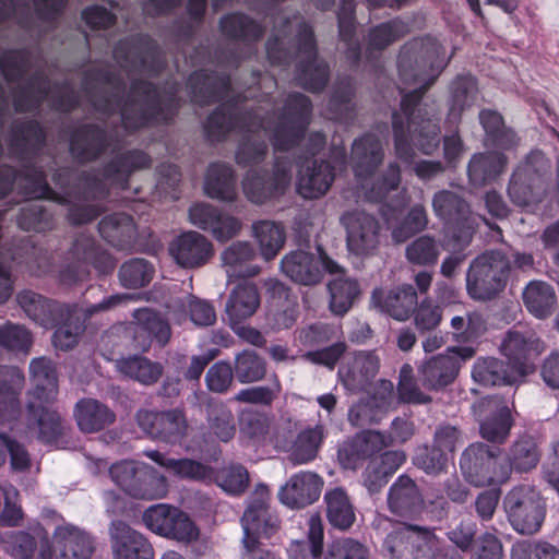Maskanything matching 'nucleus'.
<instances>
[{
	"mask_svg": "<svg viewBox=\"0 0 559 559\" xmlns=\"http://www.w3.org/2000/svg\"><path fill=\"white\" fill-rule=\"evenodd\" d=\"M157 432L155 439L165 442H177L181 440L187 432V420L182 412L171 409L159 413V420L157 421Z\"/></svg>",
	"mask_w": 559,
	"mask_h": 559,
	"instance_id": "nucleus-61",
	"label": "nucleus"
},
{
	"mask_svg": "<svg viewBox=\"0 0 559 559\" xmlns=\"http://www.w3.org/2000/svg\"><path fill=\"white\" fill-rule=\"evenodd\" d=\"M501 350L510 361L516 367H522L523 361L533 355L543 350L542 343L532 333H522L520 331H509L501 343Z\"/></svg>",
	"mask_w": 559,
	"mask_h": 559,
	"instance_id": "nucleus-49",
	"label": "nucleus"
},
{
	"mask_svg": "<svg viewBox=\"0 0 559 559\" xmlns=\"http://www.w3.org/2000/svg\"><path fill=\"white\" fill-rule=\"evenodd\" d=\"M507 163V157L498 152L474 154L467 167L471 183L481 187L496 180L504 171Z\"/></svg>",
	"mask_w": 559,
	"mask_h": 559,
	"instance_id": "nucleus-42",
	"label": "nucleus"
},
{
	"mask_svg": "<svg viewBox=\"0 0 559 559\" xmlns=\"http://www.w3.org/2000/svg\"><path fill=\"white\" fill-rule=\"evenodd\" d=\"M150 164V157L140 151L118 155L102 171L83 174L76 187L78 193L84 198L100 199L112 187L126 189L130 175L134 170L148 167Z\"/></svg>",
	"mask_w": 559,
	"mask_h": 559,
	"instance_id": "nucleus-7",
	"label": "nucleus"
},
{
	"mask_svg": "<svg viewBox=\"0 0 559 559\" xmlns=\"http://www.w3.org/2000/svg\"><path fill=\"white\" fill-rule=\"evenodd\" d=\"M252 234L259 243L261 255L266 261L276 257L285 242L284 228L271 221L254 223Z\"/></svg>",
	"mask_w": 559,
	"mask_h": 559,
	"instance_id": "nucleus-56",
	"label": "nucleus"
},
{
	"mask_svg": "<svg viewBox=\"0 0 559 559\" xmlns=\"http://www.w3.org/2000/svg\"><path fill=\"white\" fill-rule=\"evenodd\" d=\"M46 402L27 403V426L38 429V438L45 443H51L63 433L64 427L60 415L45 406Z\"/></svg>",
	"mask_w": 559,
	"mask_h": 559,
	"instance_id": "nucleus-37",
	"label": "nucleus"
},
{
	"mask_svg": "<svg viewBox=\"0 0 559 559\" xmlns=\"http://www.w3.org/2000/svg\"><path fill=\"white\" fill-rule=\"evenodd\" d=\"M472 377L481 385L495 386L513 383L516 379V371L510 370L506 362L489 357L480 358L475 362Z\"/></svg>",
	"mask_w": 559,
	"mask_h": 559,
	"instance_id": "nucleus-51",
	"label": "nucleus"
},
{
	"mask_svg": "<svg viewBox=\"0 0 559 559\" xmlns=\"http://www.w3.org/2000/svg\"><path fill=\"white\" fill-rule=\"evenodd\" d=\"M260 306L258 288L252 283H241L229 294L225 311L231 324H239L253 316Z\"/></svg>",
	"mask_w": 559,
	"mask_h": 559,
	"instance_id": "nucleus-38",
	"label": "nucleus"
},
{
	"mask_svg": "<svg viewBox=\"0 0 559 559\" xmlns=\"http://www.w3.org/2000/svg\"><path fill=\"white\" fill-rule=\"evenodd\" d=\"M441 47L432 40L413 43L399 56V73L405 85L415 86L405 93L401 112H394L392 124L396 156L405 163L414 158L413 143L424 154H431L440 143V110L435 104H417L442 70Z\"/></svg>",
	"mask_w": 559,
	"mask_h": 559,
	"instance_id": "nucleus-2",
	"label": "nucleus"
},
{
	"mask_svg": "<svg viewBox=\"0 0 559 559\" xmlns=\"http://www.w3.org/2000/svg\"><path fill=\"white\" fill-rule=\"evenodd\" d=\"M480 437L493 444H503L510 437L514 418L510 407L498 396L478 400L472 405Z\"/></svg>",
	"mask_w": 559,
	"mask_h": 559,
	"instance_id": "nucleus-13",
	"label": "nucleus"
},
{
	"mask_svg": "<svg viewBox=\"0 0 559 559\" xmlns=\"http://www.w3.org/2000/svg\"><path fill=\"white\" fill-rule=\"evenodd\" d=\"M452 334L457 342H469L487 331V320L481 312L471 311L451 319Z\"/></svg>",
	"mask_w": 559,
	"mask_h": 559,
	"instance_id": "nucleus-58",
	"label": "nucleus"
},
{
	"mask_svg": "<svg viewBox=\"0 0 559 559\" xmlns=\"http://www.w3.org/2000/svg\"><path fill=\"white\" fill-rule=\"evenodd\" d=\"M204 190L212 199L227 203L236 201L237 190L233 168L224 163L210 165L205 176Z\"/></svg>",
	"mask_w": 559,
	"mask_h": 559,
	"instance_id": "nucleus-41",
	"label": "nucleus"
},
{
	"mask_svg": "<svg viewBox=\"0 0 559 559\" xmlns=\"http://www.w3.org/2000/svg\"><path fill=\"white\" fill-rule=\"evenodd\" d=\"M542 457V450L537 440L531 435H520L509 447L507 464L509 465V477L512 472L528 473L537 467Z\"/></svg>",
	"mask_w": 559,
	"mask_h": 559,
	"instance_id": "nucleus-36",
	"label": "nucleus"
},
{
	"mask_svg": "<svg viewBox=\"0 0 559 559\" xmlns=\"http://www.w3.org/2000/svg\"><path fill=\"white\" fill-rule=\"evenodd\" d=\"M504 508L512 527L526 535L537 533L545 520V502L531 486L511 489L504 498Z\"/></svg>",
	"mask_w": 559,
	"mask_h": 559,
	"instance_id": "nucleus-11",
	"label": "nucleus"
},
{
	"mask_svg": "<svg viewBox=\"0 0 559 559\" xmlns=\"http://www.w3.org/2000/svg\"><path fill=\"white\" fill-rule=\"evenodd\" d=\"M108 535L112 559H153L154 549L147 538L121 520L109 523Z\"/></svg>",
	"mask_w": 559,
	"mask_h": 559,
	"instance_id": "nucleus-23",
	"label": "nucleus"
},
{
	"mask_svg": "<svg viewBox=\"0 0 559 559\" xmlns=\"http://www.w3.org/2000/svg\"><path fill=\"white\" fill-rule=\"evenodd\" d=\"M329 523L340 531L350 528L356 520L355 507L345 489L335 487L324 495Z\"/></svg>",
	"mask_w": 559,
	"mask_h": 559,
	"instance_id": "nucleus-43",
	"label": "nucleus"
},
{
	"mask_svg": "<svg viewBox=\"0 0 559 559\" xmlns=\"http://www.w3.org/2000/svg\"><path fill=\"white\" fill-rule=\"evenodd\" d=\"M460 466L465 478L477 487L509 480V465L502 450L483 442H474L463 451Z\"/></svg>",
	"mask_w": 559,
	"mask_h": 559,
	"instance_id": "nucleus-9",
	"label": "nucleus"
},
{
	"mask_svg": "<svg viewBox=\"0 0 559 559\" xmlns=\"http://www.w3.org/2000/svg\"><path fill=\"white\" fill-rule=\"evenodd\" d=\"M118 371L144 385H151L158 381L163 374V366L143 356H130L116 361Z\"/></svg>",
	"mask_w": 559,
	"mask_h": 559,
	"instance_id": "nucleus-50",
	"label": "nucleus"
},
{
	"mask_svg": "<svg viewBox=\"0 0 559 559\" xmlns=\"http://www.w3.org/2000/svg\"><path fill=\"white\" fill-rule=\"evenodd\" d=\"M522 299L528 312L538 319L549 317L557 305L554 287L544 281L530 282L523 289Z\"/></svg>",
	"mask_w": 559,
	"mask_h": 559,
	"instance_id": "nucleus-47",
	"label": "nucleus"
},
{
	"mask_svg": "<svg viewBox=\"0 0 559 559\" xmlns=\"http://www.w3.org/2000/svg\"><path fill=\"white\" fill-rule=\"evenodd\" d=\"M169 252L178 265L194 269L204 265L213 257L214 247L204 235L190 230L173 240Z\"/></svg>",
	"mask_w": 559,
	"mask_h": 559,
	"instance_id": "nucleus-26",
	"label": "nucleus"
},
{
	"mask_svg": "<svg viewBox=\"0 0 559 559\" xmlns=\"http://www.w3.org/2000/svg\"><path fill=\"white\" fill-rule=\"evenodd\" d=\"M380 362L374 350L355 352L340 369L343 384L353 392L366 390L378 374Z\"/></svg>",
	"mask_w": 559,
	"mask_h": 559,
	"instance_id": "nucleus-27",
	"label": "nucleus"
},
{
	"mask_svg": "<svg viewBox=\"0 0 559 559\" xmlns=\"http://www.w3.org/2000/svg\"><path fill=\"white\" fill-rule=\"evenodd\" d=\"M342 273L343 269L341 267V271L335 273L337 277L329 283L330 308L333 313L338 316L345 314L353 307L360 293L358 283L343 276Z\"/></svg>",
	"mask_w": 559,
	"mask_h": 559,
	"instance_id": "nucleus-53",
	"label": "nucleus"
},
{
	"mask_svg": "<svg viewBox=\"0 0 559 559\" xmlns=\"http://www.w3.org/2000/svg\"><path fill=\"white\" fill-rule=\"evenodd\" d=\"M118 133H108L104 129L86 124L79 128L72 135L70 152L81 163L100 157L107 150L117 147Z\"/></svg>",
	"mask_w": 559,
	"mask_h": 559,
	"instance_id": "nucleus-24",
	"label": "nucleus"
},
{
	"mask_svg": "<svg viewBox=\"0 0 559 559\" xmlns=\"http://www.w3.org/2000/svg\"><path fill=\"white\" fill-rule=\"evenodd\" d=\"M308 540L293 542L288 549L289 559H320L323 549V524L319 515L308 521Z\"/></svg>",
	"mask_w": 559,
	"mask_h": 559,
	"instance_id": "nucleus-55",
	"label": "nucleus"
},
{
	"mask_svg": "<svg viewBox=\"0 0 559 559\" xmlns=\"http://www.w3.org/2000/svg\"><path fill=\"white\" fill-rule=\"evenodd\" d=\"M189 87L192 99L200 105L226 97L230 92L226 75H212L205 71L194 72L189 78Z\"/></svg>",
	"mask_w": 559,
	"mask_h": 559,
	"instance_id": "nucleus-39",
	"label": "nucleus"
},
{
	"mask_svg": "<svg viewBox=\"0 0 559 559\" xmlns=\"http://www.w3.org/2000/svg\"><path fill=\"white\" fill-rule=\"evenodd\" d=\"M206 424L209 432L223 442H228L235 437L236 423L234 414L223 402H207Z\"/></svg>",
	"mask_w": 559,
	"mask_h": 559,
	"instance_id": "nucleus-52",
	"label": "nucleus"
},
{
	"mask_svg": "<svg viewBox=\"0 0 559 559\" xmlns=\"http://www.w3.org/2000/svg\"><path fill=\"white\" fill-rule=\"evenodd\" d=\"M419 525L402 523L388 534L383 540V550L392 559H403L409 550L413 538L412 533H417Z\"/></svg>",
	"mask_w": 559,
	"mask_h": 559,
	"instance_id": "nucleus-64",
	"label": "nucleus"
},
{
	"mask_svg": "<svg viewBox=\"0 0 559 559\" xmlns=\"http://www.w3.org/2000/svg\"><path fill=\"white\" fill-rule=\"evenodd\" d=\"M391 442V437L380 431H361L340 447L338 462L343 468L357 469L376 453L389 447Z\"/></svg>",
	"mask_w": 559,
	"mask_h": 559,
	"instance_id": "nucleus-22",
	"label": "nucleus"
},
{
	"mask_svg": "<svg viewBox=\"0 0 559 559\" xmlns=\"http://www.w3.org/2000/svg\"><path fill=\"white\" fill-rule=\"evenodd\" d=\"M383 158V146L376 135L368 133L353 143L350 160L354 173L361 181V189L370 201H381L389 191L397 189L401 181L399 166L390 164L382 181L368 188L366 181L374 174Z\"/></svg>",
	"mask_w": 559,
	"mask_h": 559,
	"instance_id": "nucleus-5",
	"label": "nucleus"
},
{
	"mask_svg": "<svg viewBox=\"0 0 559 559\" xmlns=\"http://www.w3.org/2000/svg\"><path fill=\"white\" fill-rule=\"evenodd\" d=\"M189 221L198 228L210 233L218 242H227L242 230L240 218L209 203L193 204L189 209Z\"/></svg>",
	"mask_w": 559,
	"mask_h": 559,
	"instance_id": "nucleus-21",
	"label": "nucleus"
},
{
	"mask_svg": "<svg viewBox=\"0 0 559 559\" xmlns=\"http://www.w3.org/2000/svg\"><path fill=\"white\" fill-rule=\"evenodd\" d=\"M290 180V164L278 159L271 175L266 171L249 170L242 180V191L250 202L263 204L283 195Z\"/></svg>",
	"mask_w": 559,
	"mask_h": 559,
	"instance_id": "nucleus-16",
	"label": "nucleus"
},
{
	"mask_svg": "<svg viewBox=\"0 0 559 559\" xmlns=\"http://www.w3.org/2000/svg\"><path fill=\"white\" fill-rule=\"evenodd\" d=\"M29 371L35 385L31 394L32 401L50 403L55 400L58 385L52 361L45 357L34 358L31 361Z\"/></svg>",
	"mask_w": 559,
	"mask_h": 559,
	"instance_id": "nucleus-46",
	"label": "nucleus"
},
{
	"mask_svg": "<svg viewBox=\"0 0 559 559\" xmlns=\"http://www.w3.org/2000/svg\"><path fill=\"white\" fill-rule=\"evenodd\" d=\"M323 438L324 427L322 425L301 431L289 449V461L297 465L314 460Z\"/></svg>",
	"mask_w": 559,
	"mask_h": 559,
	"instance_id": "nucleus-54",
	"label": "nucleus"
},
{
	"mask_svg": "<svg viewBox=\"0 0 559 559\" xmlns=\"http://www.w3.org/2000/svg\"><path fill=\"white\" fill-rule=\"evenodd\" d=\"M153 277V267L144 259H131L119 270V280L127 288H140L147 285Z\"/></svg>",
	"mask_w": 559,
	"mask_h": 559,
	"instance_id": "nucleus-62",
	"label": "nucleus"
},
{
	"mask_svg": "<svg viewBox=\"0 0 559 559\" xmlns=\"http://www.w3.org/2000/svg\"><path fill=\"white\" fill-rule=\"evenodd\" d=\"M133 299V295L130 294H117L111 295L98 304L88 307L70 306V312L64 313L63 319L59 328L53 333V344L56 347L68 350L73 348L80 336L85 330L83 321L80 320L79 314H84L90 318L96 313L111 310L129 300Z\"/></svg>",
	"mask_w": 559,
	"mask_h": 559,
	"instance_id": "nucleus-15",
	"label": "nucleus"
},
{
	"mask_svg": "<svg viewBox=\"0 0 559 559\" xmlns=\"http://www.w3.org/2000/svg\"><path fill=\"white\" fill-rule=\"evenodd\" d=\"M74 416L81 431L97 432L111 425L116 415L97 400L84 399L78 402Z\"/></svg>",
	"mask_w": 559,
	"mask_h": 559,
	"instance_id": "nucleus-44",
	"label": "nucleus"
},
{
	"mask_svg": "<svg viewBox=\"0 0 559 559\" xmlns=\"http://www.w3.org/2000/svg\"><path fill=\"white\" fill-rule=\"evenodd\" d=\"M219 25L225 36L241 41L248 47L246 57L252 52L251 44L259 40L263 34L262 27L245 14H228L221 20Z\"/></svg>",
	"mask_w": 559,
	"mask_h": 559,
	"instance_id": "nucleus-48",
	"label": "nucleus"
},
{
	"mask_svg": "<svg viewBox=\"0 0 559 559\" xmlns=\"http://www.w3.org/2000/svg\"><path fill=\"white\" fill-rule=\"evenodd\" d=\"M52 536L59 547L58 559H92L96 550L92 533L72 523L58 525Z\"/></svg>",
	"mask_w": 559,
	"mask_h": 559,
	"instance_id": "nucleus-28",
	"label": "nucleus"
},
{
	"mask_svg": "<svg viewBox=\"0 0 559 559\" xmlns=\"http://www.w3.org/2000/svg\"><path fill=\"white\" fill-rule=\"evenodd\" d=\"M109 475L117 486L134 499H162L168 492L167 478L144 462L119 461L109 467Z\"/></svg>",
	"mask_w": 559,
	"mask_h": 559,
	"instance_id": "nucleus-8",
	"label": "nucleus"
},
{
	"mask_svg": "<svg viewBox=\"0 0 559 559\" xmlns=\"http://www.w3.org/2000/svg\"><path fill=\"white\" fill-rule=\"evenodd\" d=\"M311 111L310 99L300 93L288 95L282 111L272 120H262L258 112L252 118L247 108L224 104L207 118L205 131L211 140L217 141L230 131H246L248 134L236 151V162L247 167L261 163L267 154L265 141L257 134L260 128L272 134L275 150L287 151L300 141Z\"/></svg>",
	"mask_w": 559,
	"mask_h": 559,
	"instance_id": "nucleus-3",
	"label": "nucleus"
},
{
	"mask_svg": "<svg viewBox=\"0 0 559 559\" xmlns=\"http://www.w3.org/2000/svg\"><path fill=\"white\" fill-rule=\"evenodd\" d=\"M549 169V162L542 152H532L513 173L508 194L520 207H527L539 202L545 193L544 177Z\"/></svg>",
	"mask_w": 559,
	"mask_h": 559,
	"instance_id": "nucleus-10",
	"label": "nucleus"
},
{
	"mask_svg": "<svg viewBox=\"0 0 559 559\" xmlns=\"http://www.w3.org/2000/svg\"><path fill=\"white\" fill-rule=\"evenodd\" d=\"M46 98L51 107L63 111L72 109L79 103L72 87L62 85L51 88L44 75L36 73L34 78L19 84V91L14 93V106L17 111L31 110Z\"/></svg>",
	"mask_w": 559,
	"mask_h": 559,
	"instance_id": "nucleus-12",
	"label": "nucleus"
},
{
	"mask_svg": "<svg viewBox=\"0 0 559 559\" xmlns=\"http://www.w3.org/2000/svg\"><path fill=\"white\" fill-rule=\"evenodd\" d=\"M102 237L119 249H129L136 237L135 225L131 216L114 213L105 216L98 225Z\"/></svg>",
	"mask_w": 559,
	"mask_h": 559,
	"instance_id": "nucleus-40",
	"label": "nucleus"
},
{
	"mask_svg": "<svg viewBox=\"0 0 559 559\" xmlns=\"http://www.w3.org/2000/svg\"><path fill=\"white\" fill-rule=\"evenodd\" d=\"M335 179L330 163L312 160L298 170L297 191L305 199H319L326 194Z\"/></svg>",
	"mask_w": 559,
	"mask_h": 559,
	"instance_id": "nucleus-31",
	"label": "nucleus"
},
{
	"mask_svg": "<svg viewBox=\"0 0 559 559\" xmlns=\"http://www.w3.org/2000/svg\"><path fill=\"white\" fill-rule=\"evenodd\" d=\"M338 12V29L342 41L346 45V56L352 62H357L360 57V46L355 39L354 0H341Z\"/></svg>",
	"mask_w": 559,
	"mask_h": 559,
	"instance_id": "nucleus-57",
	"label": "nucleus"
},
{
	"mask_svg": "<svg viewBox=\"0 0 559 559\" xmlns=\"http://www.w3.org/2000/svg\"><path fill=\"white\" fill-rule=\"evenodd\" d=\"M255 257V250L248 241H235L221 253L222 266L229 280L253 277L260 273L258 265L249 264Z\"/></svg>",
	"mask_w": 559,
	"mask_h": 559,
	"instance_id": "nucleus-35",
	"label": "nucleus"
},
{
	"mask_svg": "<svg viewBox=\"0 0 559 559\" xmlns=\"http://www.w3.org/2000/svg\"><path fill=\"white\" fill-rule=\"evenodd\" d=\"M16 299L25 314L44 328H52L59 324L64 313L70 312L69 305L51 301L32 290L21 292Z\"/></svg>",
	"mask_w": 559,
	"mask_h": 559,
	"instance_id": "nucleus-30",
	"label": "nucleus"
},
{
	"mask_svg": "<svg viewBox=\"0 0 559 559\" xmlns=\"http://www.w3.org/2000/svg\"><path fill=\"white\" fill-rule=\"evenodd\" d=\"M286 45L296 55L300 85L311 92L321 91L326 85L329 70L325 62L317 59L312 31L299 15L288 17L280 13L266 41V55L272 64H285L293 58Z\"/></svg>",
	"mask_w": 559,
	"mask_h": 559,
	"instance_id": "nucleus-4",
	"label": "nucleus"
},
{
	"mask_svg": "<svg viewBox=\"0 0 559 559\" xmlns=\"http://www.w3.org/2000/svg\"><path fill=\"white\" fill-rule=\"evenodd\" d=\"M510 260L499 250H489L472 260L466 275V293L475 301H489L502 293L510 275Z\"/></svg>",
	"mask_w": 559,
	"mask_h": 559,
	"instance_id": "nucleus-6",
	"label": "nucleus"
},
{
	"mask_svg": "<svg viewBox=\"0 0 559 559\" xmlns=\"http://www.w3.org/2000/svg\"><path fill=\"white\" fill-rule=\"evenodd\" d=\"M133 337L139 348L147 349L153 340L160 345L168 343L170 338V326L155 311L143 308L134 310Z\"/></svg>",
	"mask_w": 559,
	"mask_h": 559,
	"instance_id": "nucleus-33",
	"label": "nucleus"
},
{
	"mask_svg": "<svg viewBox=\"0 0 559 559\" xmlns=\"http://www.w3.org/2000/svg\"><path fill=\"white\" fill-rule=\"evenodd\" d=\"M114 58L131 81L130 92L121 104L124 83L109 71L91 69L83 81V92L93 107L105 115L119 112L126 130H136L150 121H167L177 108L176 90L160 93L145 76L157 74L164 60L155 43L144 35L120 41Z\"/></svg>",
	"mask_w": 559,
	"mask_h": 559,
	"instance_id": "nucleus-1",
	"label": "nucleus"
},
{
	"mask_svg": "<svg viewBox=\"0 0 559 559\" xmlns=\"http://www.w3.org/2000/svg\"><path fill=\"white\" fill-rule=\"evenodd\" d=\"M340 221L346 230V243L350 252L367 255L377 250L381 227L373 215L354 210L345 212Z\"/></svg>",
	"mask_w": 559,
	"mask_h": 559,
	"instance_id": "nucleus-18",
	"label": "nucleus"
},
{
	"mask_svg": "<svg viewBox=\"0 0 559 559\" xmlns=\"http://www.w3.org/2000/svg\"><path fill=\"white\" fill-rule=\"evenodd\" d=\"M270 490L265 485H257L241 518L243 536L241 539L271 537L278 527V519L269 507Z\"/></svg>",
	"mask_w": 559,
	"mask_h": 559,
	"instance_id": "nucleus-17",
	"label": "nucleus"
},
{
	"mask_svg": "<svg viewBox=\"0 0 559 559\" xmlns=\"http://www.w3.org/2000/svg\"><path fill=\"white\" fill-rule=\"evenodd\" d=\"M0 544L14 559H52V545L41 525L31 531L7 532L0 536Z\"/></svg>",
	"mask_w": 559,
	"mask_h": 559,
	"instance_id": "nucleus-20",
	"label": "nucleus"
},
{
	"mask_svg": "<svg viewBox=\"0 0 559 559\" xmlns=\"http://www.w3.org/2000/svg\"><path fill=\"white\" fill-rule=\"evenodd\" d=\"M460 368V362L453 355L439 354L423 362L418 368V376L426 389L439 391L455 380Z\"/></svg>",
	"mask_w": 559,
	"mask_h": 559,
	"instance_id": "nucleus-32",
	"label": "nucleus"
},
{
	"mask_svg": "<svg viewBox=\"0 0 559 559\" xmlns=\"http://www.w3.org/2000/svg\"><path fill=\"white\" fill-rule=\"evenodd\" d=\"M281 270L296 284L312 286L321 282L324 270L334 274L341 271V266L324 252L313 253L299 249L282 258Z\"/></svg>",
	"mask_w": 559,
	"mask_h": 559,
	"instance_id": "nucleus-14",
	"label": "nucleus"
},
{
	"mask_svg": "<svg viewBox=\"0 0 559 559\" xmlns=\"http://www.w3.org/2000/svg\"><path fill=\"white\" fill-rule=\"evenodd\" d=\"M386 503L390 512L402 519H413L425 508V500L418 486L407 475H401L392 484Z\"/></svg>",
	"mask_w": 559,
	"mask_h": 559,
	"instance_id": "nucleus-29",
	"label": "nucleus"
},
{
	"mask_svg": "<svg viewBox=\"0 0 559 559\" xmlns=\"http://www.w3.org/2000/svg\"><path fill=\"white\" fill-rule=\"evenodd\" d=\"M234 371L240 383L255 382L266 373L265 361L252 350H243L235 357Z\"/></svg>",
	"mask_w": 559,
	"mask_h": 559,
	"instance_id": "nucleus-60",
	"label": "nucleus"
},
{
	"mask_svg": "<svg viewBox=\"0 0 559 559\" xmlns=\"http://www.w3.org/2000/svg\"><path fill=\"white\" fill-rule=\"evenodd\" d=\"M379 295L380 308L397 321L408 320L418 304L417 293L408 284L395 287L383 296L380 292Z\"/></svg>",
	"mask_w": 559,
	"mask_h": 559,
	"instance_id": "nucleus-45",
	"label": "nucleus"
},
{
	"mask_svg": "<svg viewBox=\"0 0 559 559\" xmlns=\"http://www.w3.org/2000/svg\"><path fill=\"white\" fill-rule=\"evenodd\" d=\"M144 454L179 478L200 483L213 481L214 469L201 462L188 457H170L156 450L145 451Z\"/></svg>",
	"mask_w": 559,
	"mask_h": 559,
	"instance_id": "nucleus-34",
	"label": "nucleus"
},
{
	"mask_svg": "<svg viewBox=\"0 0 559 559\" xmlns=\"http://www.w3.org/2000/svg\"><path fill=\"white\" fill-rule=\"evenodd\" d=\"M324 486L323 478L310 471L289 477L278 491L281 502L292 509H302L316 502Z\"/></svg>",
	"mask_w": 559,
	"mask_h": 559,
	"instance_id": "nucleus-25",
	"label": "nucleus"
},
{
	"mask_svg": "<svg viewBox=\"0 0 559 559\" xmlns=\"http://www.w3.org/2000/svg\"><path fill=\"white\" fill-rule=\"evenodd\" d=\"M435 215L444 224V228L456 238L473 229L476 216L469 204L457 193L450 190L436 192L431 201Z\"/></svg>",
	"mask_w": 559,
	"mask_h": 559,
	"instance_id": "nucleus-19",
	"label": "nucleus"
},
{
	"mask_svg": "<svg viewBox=\"0 0 559 559\" xmlns=\"http://www.w3.org/2000/svg\"><path fill=\"white\" fill-rule=\"evenodd\" d=\"M163 537L190 544L198 539L199 528L181 510L175 508Z\"/></svg>",
	"mask_w": 559,
	"mask_h": 559,
	"instance_id": "nucleus-63",
	"label": "nucleus"
},
{
	"mask_svg": "<svg viewBox=\"0 0 559 559\" xmlns=\"http://www.w3.org/2000/svg\"><path fill=\"white\" fill-rule=\"evenodd\" d=\"M20 179L24 180L25 193L34 199H49L63 204L69 202L68 198L72 194L71 191H67L66 195L55 192L46 182L44 174L35 167H27Z\"/></svg>",
	"mask_w": 559,
	"mask_h": 559,
	"instance_id": "nucleus-59",
	"label": "nucleus"
}]
</instances>
